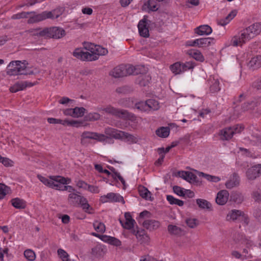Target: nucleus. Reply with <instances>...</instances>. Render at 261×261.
<instances>
[{"label":"nucleus","mask_w":261,"mask_h":261,"mask_svg":"<svg viewBox=\"0 0 261 261\" xmlns=\"http://www.w3.org/2000/svg\"><path fill=\"white\" fill-rule=\"evenodd\" d=\"M260 32L261 22L254 23L233 36L231 40V44L233 46H242Z\"/></svg>","instance_id":"obj_1"},{"label":"nucleus","mask_w":261,"mask_h":261,"mask_svg":"<svg viewBox=\"0 0 261 261\" xmlns=\"http://www.w3.org/2000/svg\"><path fill=\"white\" fill-rule=\"evenodd\" d=\"M29 32L33 35L55 39L61 38L65 35V32L63 29L56 27L45 28L42 30H40V29L31 30Z\"/></svg>","instance_id":"obj_2"},{"label":"nucleus","mask_w":261,"mask_h":261,"mask_svg":"<svg viewBox=\"0 0 261 261\" xmlns=\"http://www.w3.org/2000/svg\"><path fill=\"white\" fill-rule=\"evenodd\" d=\"M97 110L99 112H103L108 114L124 119L134 120L135 118L134 114L129 113L127 111L117 109L111 105L98 107L97 108Z\"/></svg>","instance_id":"obj_3"},{"label":"nucleus","mask_w":261,"mask_h":261,"mask_svg":"<svg viewBox=\"0 0 261 261\" xmlns=\"http://www.w3.org/2000/svg\"><path fill=\"white\" fill-rule=\"evenodd\" d=\"M108 138L103 134L91 131H84L81 135L80 143L83 146H87L91 143L89 140L97 142H104Z\"/></svg>","instance_id":"obj_4"},{"label":"nucleus","mask_w":261,"mask_h":261,"mask_svg":"<svg viewBox=\"0 0 261 261\" xmlns=\"http://www.w3.org/2000/svg\"><path fill=\"white\" fill-rule=\"evenodd\" d=\"M26 66L20 61H11L8 66L7 73L9 75L26 74Z\"/></svg>","instance_id":"obj_5"},{"label":"nucleus","mask_w":261,"mask_h":261,"mask_svg":"<svg viewBox=\"0 0 261 261\" xmlns=\"http://www.w3.org/2000/svg\"><path fill=\"white\" fill-rule=\"evenodd\" d=\"M244 128L242 125L237 124L231 127H225L219 132L220 139L222 140H229L235 134L240 133Z\"/></svg>","instance_id":"obj_6"},{"label":"nucleus","mask_w":261,"mask_h":261,"mask_svg":"<svg viewBox=\"0 0 261 261\" xmlns=\"http://www.w3.org/2000/svg\"><path fill=\"white\" fill-rule=\"evenodd\" d=\"M89 50L90 53L91 61L97 60L99 58V56L106 55L108 54V50L100 45H95L91 44Z\"/></svg>","instance_id":"obj_7"},{"label":"nucleus","mask_w":261,"mask_h":261,"mask_svg":"<svg viewBox=\"0 0 261 261\" xmlns=\"http://www.w3.org/2000/svg\"><path fill=\"white\" fill-rule=\"evenodd\" d=\"M49 178L53 180L50 188L60 190L62 185H67L71 182V179L61 176H50Z\"/></svg>","instance_id":"obj_8"},{"label":"nucleus","mask_w":261,"mask_h":261,"mask_svg":"<svg viewBox=\"0 0 261 261\" xmlns=\"http://www.w3.org/2000/svg\"><path fill=\"white\" fill-rule=\"evenodd\" d=\"M100 201L102 203L106 202H121L123 204L125 203L123 197L119 194L114 193H109L106 195L101 196L100 198Z\"/></svg>","instance_id":"obj_9"},{"label":"nucleus","mask_w":261,"mask_h":261,"mask_svg":"<svg viewBox=\"0 0 261 261\" xmlns=\"http://www.w3.org/2000/svg\"><path fill=\"white\" fill-rule=\"evenodd\" d=\"M136 229H133L132 233L135 235L138 242L142 244H148L150 242V238L144 229H139L137 226Z\"/></svg>","instance_id":"obj_10"},{"label":"nucleus","mask_w":261,"mask_h":261,"mask_svg":"<svg viewBox=\"0 0 261 261\" xmlns=\"http://www.w3.org/2000/svg\"><path fill=\"white\" fill-rule=\"evenodd\" d=\"M213 41L214 39L210 37L202 38L189 41L188 45L191 46H197L199 47H205L210 45Z\"/></svg>","instance_id":"obj_11"},{"label":"nucleus","mask_w":261,"mask_h":261,"mask_svg":"<svg viewBox=\"0 0 261 261\" xmlns=\"http://www.w3.org/2000/svg\"><path fill=\"white\" fill-rule=\"evenodd\" d=\"M147 18V16H144L143 18L140 20L138 24L140 35L145 38L148 37L149 36Z\"/></svg>","instance_id":"obj_12"},{"label":"nucleus","mask_w":261,"mask_h":261,"mask_svg":"<svg viewBox=\"0 0 261 261\" xmlns=\"http://www.w3.org/2000/svg\"><path fill=\"white\" fill-rule=\"evenodd\" d=\"M246 174L249 180H254L261 175V164L256 165L249 168L247 170Z\"/></svg>","instance_id":"obj_13"},{"label":"nucleus","mask_w":261,"mask_h":261,"mask_svg":"<svg viewBox=\"0 0 261 261\" xmlns=\"http://www.w3.org/2000/svg\"><path fill=\"white\" fill-rule=\"evenodd\" d=\"M176 176L181 177L190 183L198 181L197 176L190 171H179L177 172Z\"/></svg>","instance_id":"obj_14"},{"label":"nucleus","mask_w":261,"mask_h":261,"mask_svg":"<svg viewBox=\"0 0 261 261\" xmlns=\"http://www.w3.org/2000/svg\"><path fill=\"white\" fill-rule=\"evenodd\" d=\"M34 84L28 81L18 82L10 88V91L12 93H16L19 91L23 90L27 87H31Z\"/></svg>","instance_id":"obj_15"},{"label":"nucleus","mask_w":261,"mask_h":261,"mask_svg":"<svg viewBox=\"0 0 261 261\" xmlns=\"http://www.w3.org/2000/svg\"><path fill=\"white\" fill-rule=\"evenodd\" d=\"M124 216L125 218V223H123L121 220L120 221V222L124 228L130 230V231L132 233L133 229H137L136 227L135 228L134 227L135 224H136V221L132 218V216L129 213H125Z\"/></svg>","instance_id":"obj_16"},{"label":"nucleus","mask_w":261,"mask_h":261,"mask_svg":"<svg viewBox=\"0 0 261 261\" xmlns=\"http://www.w3.org/2000/svg\"><path fill=\"white\" fill-rule=\"evenodd\" d=\"M51 13L48 12V11H44L41 13L35 15L31 17L28 20L29 23H33L37 22H39L50 17Z\"/></svg>","instance_id":"obj_17"},{"label":"nucleus","mask_w":261,"mask_h":261,"mask_svg":"<svg viewBox=\"0 0 261 261\" xmlns=\"http://www.w3.org/2000/svg\"><path fill=\"white\" fill-rule=\"evenodd\" d=\"M73 56L83 61H91L90 53L84 51L81 48H76L73 53Z\"/></svg>","instance_id":"obj_18"},{"label":"nucleus","mask_w":261,"mask_h":261,"mask_svg":"<svg viewBox=\"0 0 261 261\" xmlns=\"http://www.w3.org/2000/svg\"><path fill=\"white\" fill-rule=\"evenodd\" d=\"M207 83L211 93H216L220 90L219 81L218 79H215L214 77L211 76L207 80Z\"/></svg>","instance_id":"obj_19"},{"label":"nucleus","mask_w":261,"mask_h":261,"mask_svg":"<svg viewBox=\"0 0 261 261\" xmlns=\"http://www.w3.org/2000/svg\"><path fill=\"white\" fill-rule=\"evenodd\" d=\"M240 180L239 175L236 173H234L226 182L225 186L227 189H232L239 185Z\"/></svg>","instance_id":"obj_20"},{"label":"nucleus","mask_w":261,"mask_h":261,"mask_svg":"<svg viewBox=\"0 0 261 261\" xmlns=\"http://www.w3.org/2000/svg\"><path fill=\"white\" fill-rule=\"evenodd\" d=\"M229 193L226 190H221L219 191L216 198V202L219 205L225 204L228 199Z\"/></svg>","instance_id":"obj_21"},{"label":"nucleus","mask_w":261,"mask_h":261,"mask_svg":"<svg viewBox=\"0 0 261 261\" xmlns=\"http://www.w3.org/2000/svg\"><path fill=\"white\" fill-rule=\"evenodd\" d=\"M126 71L124 70V65H121L114 68L110 72V75L115 78L125 76Z\"/></svg>","instance_id":"obj_22"},{"label":"nucleus","mask_w":261,"mask_h":261,"mask_svg":"<svg viewBox=\"0 0 261 261\" xmlns=\"http://www.w3.org/2000/svg\"><path fill=\"white\" fill-rule=\"evenodd\" d=\"M194 31L198 35H208L212 32V29L208 25H202L195 28Z\"/></svg>","instance_id":"obj_23"},{"label":"nucleus","mask_w":261,"mask_h":261,"mask_svg":"<svg viewBox=\"0 0 261 261\" xmlns=\"http://www.w3.org/2000/svg\"><path fill=\"white\" fill-rule=\"evenodd\" d=\"M143 225L145 228L151 230L159 228L160 225V223L158 221L148 219L143 222Z\"/></svg>","instance_id":"obj_24"},{"label":"nucleus","mask_w":261,"mask_h":261,"mask_svg":"<svg viewBox=\"0 0 261 261\" xmlns=\"http://www.w3.org/2000/svg\"><path fill=\"white\" fill-rule=\"evenodd\" d=\"M187 54L197 61L202 62L204 61V57L201 53L197 49H190L187 51Z\"/></svg>","instance_id":"obj_25"},{"label":"nucleus","mask_w":261,"mask_h":261,"mask_svg":"<svg viewBox=\"0 0 261 261\" xmlns=\"http://www.w3.org/2000/svg\"><path fill=\"white\" fill-rule=\"evenodd\" d=\"M242 214L243 212L240 210H232L227 215L226 219L227 221L240 220V216Z\"/></svg>","instance_id":"obj_26"},{"label":"nucleus","mask_w":261,"mask_h":261,"mask_svg":"<svg viewBox=\"0 0 261 261\" xmlns=\"http://www.w3.org/2000/svg\"><path fill=\"white\" fill-rule=\"evenodd\" d=\"M121 130L117 129L108 127L105 129V134L110 137L115 138L116 139H120L121 138Z\"/></svg>","instance_id":"obj_27"},{"label":"nucleus","mask_w":261,"mask_h":261,"mask_svg":"<svg viewBox=\"0 0 261 261\" xmlns=\"http://www.w3.org/2000/svg\"><path fill=\"white\" fill-rule=\"evenodd\" d=\"M248 66L252 70L257 69L261 67V56H256L251 58Z\"/></svg>","instance_id":"obj_28"},{"label":"nucleus","mask_w":261,"mask_h":261,"mask_svg":"<svg viewBox=\"0 0 261 261\" xmlns=\"http://www.w3.org/2000/svg\"><path fill=\"white\" fill-rule=\"evenodd\" d=\"M138 191L140 196L146 199L152 200L151 192L144 186H140L138 188Z\"/></svg>","instance_id":"obj_29"},{"label":"nucleus","mask_w":261,"mask_h":261,"mask_svg":"<svg viewBox=\"0 0 261 261\" xmlns=\"http://www.w3.org/2000/svg\"><path fill=\"white\" fill-rule=\"evenodd\" d=\"M12 205L16 208L23 209L27 206V203L23 199L15 198L11 200Z\"/></svg>","instance_id":"obj_30"},{"label":"nucleus","mask_w":261,"mask_h":261,"mask_svg":"<svg viewBox=\"0 0 261 261\" xmlns=\"http://www.w3.org/2000/svg\"><path fill=\"white\" fill-rule=\"evenodd\" d=\"M257 107V102L251 101L244 103L242 106V109L243 111H250L251 113H253Z\"/></svg>","instance_id":"obj_31"},{"label":"nucleus","mask_w":261,"mask_h":261,"mask_svg":"<svg viewBox=\"0 0 261 261\" xmlns=\"http://www.w3.org/2000/svg\"><path fill=\"white\" fill-rule=\"evenodd\" d=\"M238 242L244 244L247 248H250L253 246V242L243 234H238L237 239Z\"/></svg>","instance_id":"obj_32"},{"label":"nucleus","mask_w":261,"mask_h":261,"mask_svg":"<svg viewBox=\"0 0 261 261\" xmlns=\"http://www.w3.org/2000/svg\"><path fill=\"white\" fill-rule=\"evenodd\" d=\"M170 69L175 75L183 73L182 62H176L170 66Z\"/></svg>","instance_id":"obj_33"},{"label":"nucleus","mask_w":261,"mask_h":261,"mask_svg":"<svg viewBox=\"0 0 261 261\" xmlns=\"http://www.w3.org/2000/svg\"><path fill=\"white\" fill-rule=\"evenodd\" d=\"M149 111H157L160 108L159 102L154 99H149L146 100Z\"/></svg>","instance_id":"obj_34"},{"label":"nucleus","mask_w":261,"mask_h":261,"mask_svg":"<svg viewBox=\"0 0 261 261\" xmlns=\"http://www.w3.org/2000/svg\"><path fill=\"white\" fill-rule=\"evenodd\" d=\"M81 197V195H79L76 193H70L68 195V201L70 204L74 206H76L78 204Z\"/></svg>","instance_id":"obj_35"},{"label":"nucleus","mask_w":261,"mask_h":261,"mask_svg":"<svg viewBox=\"0 0 261 261\" xmlns=\"http://www.w3.org/2000/svg\"><path fill=\"white\" fill-rule=\"evenodd\" d=\"M230 200L237 203H241L244 200L242 194L239 192H234L230 195Z\"/></svg>","instance_id":"obj_36"},{"label":"nucleus","mask_w":261,"mask_h":261,"mask_svg":"<svg viewBox=\"0 0 261 261\" xmlns=\"http://www.w3.org/2000/svg\"><path fill=\"white\" fill-rule=\"evenodd\" d=\"M121 138L120 139L124 140L125 141L128 142L129 143H135L136 141V138L133 135L126 133L125 132H121Z\"/></svg>","instance_id":"obj_37"},{"label":"nucleus","mask_w":261,"mask_h":261,"mask_svg":"<svg viewBox=\"0 0 261 261\" xmlns=\"http://www.w3.org/2000/svg\"><path fill=\"white\" fill-rule=\"evenodd\" d=\"M199 176L204 178L209 181L214 182H218L221 180L219 176L211 175L202 172H199Z\"/></svg>","instance_id":"obj_38"},{"label":"nucleus","mask_w":261,"mask_h":261,"mask_svg":"<svg viewBox=\"0 0 261 261\" xmlns=\"http://www.w3.org/2000/svg\"><path fill=\"white\" fill-rule=\"evenodd\" d=\"M156 135L160 137L166 138L170 133V129L168 127H161L158 128L156 132Z\"/></svg>","instance_id":"obj_39"},{"label":"nucleus","mask_w":261,"mask_h":261,"mask_svg":"<svg viewBox=\"0 0 261 261\" xmlns=\"http://www.w3.org/2000/svg\"><path fill=\"white\" fill-rule=\"evenodd\" d=\"M135 108L141 112H149L146 100L145 101H141L136 103Z\"/></svg>","instance_id":"obj_40"},{"label":"nucleus","mask_w":261,"mask_h":261,"mask_svg":"<svg viewBox=\"0 0 261 261\" xmlns=\"http://www.w3.org/2000/svg\"><path fill=\"white\" fill-rule=\"evenodd\" d=\"M236 13L234 11H231L225 19L220 20L218 23V24L224 26L228 24L229 21L236 16Z\"/></svg>","instance_id":"obj_41"},{"label":"nucleus","mask_w":261,"mask_h":261,"mask_svg":"<svg viewBox=\"0 0 261 261\" xmlns=\"http://www.w3.org/2000/svg\"><path fill=\"white\" fill-rule=\"evenodd\" d=\"M196 66V64L193 61H188L185 63L182 62V69L183 73L187 70H193Z\"/></svg>","instance_id":"obj_42"},{"label":"nucleus","mask_w":261,"mask_h":261,"mask_svg":"<svg viewBox=\"0 0 261 261\" xmlns=\"http://www.w3.org/2000/svg\"><path fill=\"white\" fill-rule=\"evenodd\" d=\"M196 203L198 206L202 209H210L211 207V204L205 199H197L196 200Z\"/></svg>","instance_id":"obj_43"},{"label":"nucleus","mask_w":261,"mask_h":261,"mask_svg":"<svg viewBox=\"0 0 261 261\" xmlns=\"http://www.w3.org/2000/svg\"><path fill=\"white\" fill-rule=\"evenodd\" d=\"M168 230L170 233L176 236L180 235L182 232V230L180 227L171 224L168 225Z\"/></svg>","instance_id":"obj_44"},{"label":"nucleus","mask_w":261,"mask_h":261,"mask_svg":"<svg viewBox=\"0 0 261 261\" xmlns=\"http://www.w3.org/2000/svg\"><path fill=\"white\" fill-rule=\"evenodd\" d=\"M93 227L94 229L97 232L100 233H103L106 230L105 224L98 221H95L93 223Z\"/></svg>","instance_id":"obj_45"},{"label":"nucleus","mask_w":261,"mask_h":261,"mask_svg":"<svg viewBox=\"0 0 261 261\" xmlns=\"http://www.w3.org/2000/svg\"><path fill=\"white\" fill-rule=\"evenodd\" d=\"M100 118V115L96 112L89 113L85 116V119L87 121H94L99 120Z\"/></svg>","instance_id":"obj_46"},{"label":"nucleus","mask_w":261,"mask_h":261,"mask_svg":"<svg viewBox=\"0 0 261 261\" xmlns=\"http://www.w3.org/2000/svg\"><path fill=\"white\" fill-rule=\"evenodd\" d=\"M167 200L170 204H176L181 206L184 204V202L182 200L176 199L172 195H167Z\"/></svg>","instance_id":"obj_47"},{"label":"nucleus","mask_w":261,"mask_h":261,"mask_svg":"<svg viewBox=\"0 0 261 261\" xmlns=\"http://www.w3.org/2000/svg\"><path fill=\"white\" fill-rule=\"evenodd\" d=\"M10 191L9 187L4 184H0V199H3L9 193Z\"/></svg>","instance_id":"obj_48"},{"label":"nucleus","mask_w":261,"mask_h":261,"mask_svg":"<svg viewBox=\"0 0 261 261\" xmlns=\"http://www.w3.org/2000/svg\"><path fill=\"white\" fill-rule=\"evenodd\" d=\"M24 256L29 261H34L36 258L35 252L31 249H27L24 252Z\"/></svg>","instance_id":"obj_49"},{"label":"nucleus","mask_w":261,"mask_h":261,"mask_svg":"<svg viewBox=\"0 0 261 261\" xmlns=\"http://www.w3.org/2000/svg\"><path fill=\"white\" fill-rule=\"evenodd\" d=\"M86 109L83 107H75L73 109V117L78 118L82 117L85 112Z\"/></svg>","instance_id":"obj_50"},{"label":"nucleus","mask_w":261,"mask_h":261,"mask_svg":"<svg viewBox=\"0 0 261 261\" xmlns=\"http://www.w3.org/2000/svg\"><path fill=\"white\" fill-rule=\"evenodd\" d=\"M57 253L62 261H70L69 255L64 250L60 248L58 250Z\"/></svg>","instance_id":"obj_51"},{"label":"nucleus","mask_w":261,"mask_h":261,"mask_svg":"<svg viewBox=\"0 0 261 261\" xmlns=\"http://www.w3.org/2000/svg\"><path fill=\"white\" fill-rule=\"evenodd\" d=\"M124 70L126 71L125 76L128 75L138 74V73L135 71V67L131 65H128L127 66L124 65Z\"/></svg>","instance_id":"obj_52"},{"label":"nucleus","mask_w":261,"mask_h":261,"mask_svg":"<svg viewBox=\"0 0 261 261\" xmlns=\"http://www.w3.org/2000/svg\"><path fill=\"white\" fill-rule=\"evenodd\" d=\"M37 177L39 179V180L41 182H42L44 185L49 188L50 187L53 180L50 179V178L48 179L46 177H44L41 175H38Z\"/></svg>","instance_id":"obj_53"},{"label":"nucleus","mask_w":261,"mask_h":261,"mask_svg":"<svg viewBox=\"0 0 261 261\" xmlns=\"http://www.w3.org/2000/svg\"><path fill=\"white\" fill-rule=\"evenodd\" d=\"M48 12H50L51 13V15H50V17H49V18L50 19H56L58 18L59 16H60L63 12L62 9H55L53 11H48Z\"/></svg>","instance_id":"obj_54"},{"label":"nucleus","mask_w":261,"mask_h":261,"mask_svg":"<svg viewBox=\"0 0 261 261\" xmlns=\"http://www.w3.org/2000/svg\"><path fill=\"white\" fill-rule=\"evenodd\" d=\"M148 8L152 11H156L158 9L156 2L153 0H149L147 2Z\"/></svg>","instance_id":"obj_55"},{"label":"nucleus","mask_w":261,"mask_h":261,"mask_svg":"<svg viewBox=\"0 0 261 261\" xmlns=\"http://www.w3.org/2000/svg\"><path fill=\"white\" fill-rule=\"evenodd\" d=\"M103 252V249L99 246H96L92 249V254L95 256H100Z\"/></svg>","instance_id":"obj_56"},{"label":"nucleus","mask_w":261,"mask_h":261,"mask_svg":"<svg viewBox=\"0 0 261 261\" xmlns=\"http://www.w3.org/2000/svg\"><path fill=\"white\" fill-rule=\"evenodd\" d=\"M47 121L50 124H61L65 125V120H62L60 119H56L54 118H49L47 119Z\"/></svg>","instance_id":"obj_57"},{"label":"nucleus","mask_w":261,"mask_h":261,"mask_svg":"<svg viewBox=\"0 0 261 261\" xmlns=\"http://www.w3.org/2000/svg\"><path fill=\"white\" fill-rule=\"evenodd\" d=\"M108 243L116 247L120 246L121 245V242L119 239L111 236Z\"/></svg>","instance_id":"obj_58"},{"label":"nucleus","mask_w":261,"mask_h":261,"mask_svg":"<svg viewBox=\"0 0 261 261\" xmlns=\"http://www.w3.org/2000/svg\"><path fill=\"white\" fill-rule=\"evenodd\" d=\"M174 192L180 196H184L186 194L185 191H184V189L178 187L177 186H175L173 188Z\"/></svg>","instance_id":"obj_59"},{"label":"nucleus","mask_w":261,"mask_h":261,"mask_svg":"<svg viewBox=\"0 0 261 261\" xmlns=\"http://www.w3.org/2000/svg\"><path fill=\"white\" fill-rule=\"evenodd\" d=\"M33 13V12H22L21 13H17L16 14L13 15L12 17L13 19H20L22 18H27L28 15L30 14Z\"/></svg>","instance_id":"obj_60"},{"label":"nucleus","mask_w":261,"mask_h":261,"mask_svg":"<svg viewBox=\"0 0 261 261\" xmlns=\"http://www.w3.org/2000/svg\"><path fill=\"white\" fill-rule=\"evenodd\" d=\"M252 87L256 90H261V77L257 79L252 83Z\"/></svg>","instance_id":"obj_61"},{"label":"nucleus","mask_w":261,"mask_h":261,"mask_svg":"<svg viewBox=\"0 0 261 261\" xmlns=\"http://www.w3.org/2000/svg\"><path fill=\"white\" fill-rule=\"evenodd\" d=\"M187 225L190 228H195L198 224V221L196 219H188L186 221Z\"/></svg>","instance_id":"obj_62"},{"label":"nucleus","mask_w":261,"mask_h":261,"mask_svg":"<svg viewBox=\"0 0 261 261\" xmlns=\"http://www.w3.org/2000/svg\"><path fill=\"white\" fill-rule=\"evenodd\" d=\"M88 185L89 184L87 182L82 180L77 181L76 184V186L79 188H82L84 190H87Z\"/></svg>","instance_id":"obj_63"},{"label":"nucleus","mask_w":261,"mask_h":261,"mask_svg":"<svg viewBox=\"0 0 261 261\" xmlns=\"http://www.w3.org/2000/svg\"><path fill=\"white\" fill-rule=\"evenodd\" d=\"M87 190L92 193H98L99 192L98 187L90 185H88Z\"/></svg>","instance_id":"obj_64"}]
</instances>
